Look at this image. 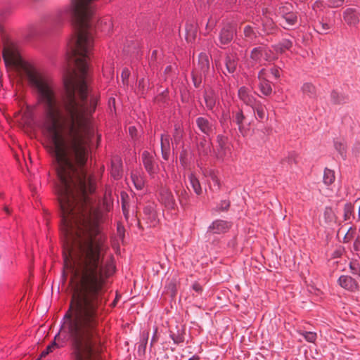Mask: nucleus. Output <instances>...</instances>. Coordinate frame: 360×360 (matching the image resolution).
<instances>
[{"label": "nucleus", "instance_id": "obj_5", "mask_svg": "<svg viewBox=\"0 0 360 360\" xmlns=\"http://www.w3.org/2000/svg\"><path fill=\"white\" fill-rule=\"evenodd\" d=\"M160 201L165 207L169 209L174 208L176 205L175 200L171 191L168 188L165 187L162 188L160 191Z\"/></svg>", "mask_w": 360, "mask_h": 360}, {"label": "nucleus", "instance_id": "obj_41", "mask_svg": "<svg viewBox=\"0 0 360 360\" xmlns=\"http://www.w3.org/2000/svg\"><path fill=\"white\" fill-rule=\"evenodd\" d=\"M198 77L197 76H195V75H193V82H194V84L197 87L200 84V79H198Z\"/></svg>", "mask_w": 360, "mask_h": 360}, {"label": "nucleus", "instance_id": "obj_22", "mask_svg": "<svg viewBox=\"0 0 360 360\" xmlns=\"http://www.w3.org/2000/svg\"><path fill=\"white\" fill-rule=\"evenodd\" d=\"M244 120H245V116L242 111L239 110L236 112L234 118H233V121L238 125V129L241 133L243 132V131L244 129V127H243Z\"/></svg>", "mask_w": 360, "mask_h": 360}, {"label": "nucleus", "instance_id": "obj_31", "mask_svg": "<svg viewBox=\"0 0 360 360\" xmlns=\"http://www.w3.org/2000/svg\"><path fill=\"white\" fill-rule=\"evenodd\" d=\"M301 335L309 342H314L317 338L316 333L314 332H302Z\"/></svg>", "mask_w": 360, "mask_h": 360}, {"label": "nucleus", "instance_id": "obj_17", "mask_svg": "<svg viewBox=\"0 0 360 360\" xmlns=\"http://www.w3.org/2000/svg\"><path fill=\"white\" fill-rule=\"evenodd\" d=\"M237 58L233 56H228L226 58L225 65L229 73H233L237 68Z\"/></svg>", "mask_w": 360, "mask_h": 360}, {"label": "nucleus", "instance_id": "obj_30", "mask_svg": "<svg viewBox=\"0 0 360 360\" xmlns=\"http://www.w3.org/2000/svg\"><path fill=\"white\" fill-rule=\"evenodd\" d=\"M335 148L339 152L342 157L346 156V146L344 142L336 141L335 143Z\"/></svg>", "mask_w": 360, "mask_h": 360}, {"label": "nucleus", "instance_id": "obj_12", "mask_svg": "<svg viewBox=\"0 0 360 360\" xmlns=\"http://www.w3.org/2000/svg\"><path fill=\"white\" fill-rule=\"evenodd\" d=\"M161 150L162 158L167 160L170 154V141L169 136L168 135L161 136Z\"/></svg>", "mask_w": 360, "mask_h": 360}, {"label": "nucleus", "instance_id": "obj_46", "mask_svg": "<svg viewBox=\"0 0 360 360\" xmlns=\"http://www.w3.org/2000/svg\"><path fill=\"white\" fill-rule=\"evenodd\" d=\"M4 211H5L7 214H10V210H9L8 207H4Z\"/></svg>", "mask_w": 360, "mask_h": 360}, {"label": "nucleus", "instance_id": "obj_9", "mask_svg": "<svg viewBox=\"0 0 360 360\" xmlns=\"http://www.w3.org/2000/svg\"><path fill=\"white\" fill-rule=\"evenodd\" d=\"M338 282L341 287L348 290L355 291L358 289V283L351 276H342L339 278Z\"/></svg>", "mask_w": 360, "mask_h": 360}, {"label": "nucleus", "instance_id": "obj_24", "mask_svg": "<svg viewBox=\"0 0 360 360\" xmlns=\"http://www.w3.org/2000/svg\"><path fill=\"white\" fill-rule=\"evenodd\" d=\"M335 172L334 171L326 169L323 174V182L326 185H330L335 181Z\"/></svg>", "mask_w": 360, "mask_h": 360}, {"label": "nucleus", "instance_id": "obj_7", "mask_svg": "<svg viewBox=\"0 0 360 360\" xmlns=\"http://www.w3.org/2000/svg\"><path fill=\"white\" fill-rule=\"evenodd\" d=\"M264 75L265 70H262L258 75L259 87L263 94L269 96L271 93L272 89L270 82L265 78Z\"/></svg>", "mask_w": 360, "mask_h": 360}, {"label": "nucleus", "instance_id": "obj_23", "mask_svg": "<svg viewBox=\"0 0 360 360\" xmlns=\"http://www.w3.org/2000/svg\"><path fill=\"white\" fill-rule=\"evenodd\" d=\"M354 207L350 203H347L344 207V220L351 221L354 218Z\"/></svg>", "mask_w": 360, "mask_h": 360}, {"label": "nucleus", "instance_id": "obj_45", "mask_svg": "<svg viewBox=\"0 0 360 360\" xmlns=\"http://www.w3.org/2000/svg\"><path fill=\"white\" fill-rule=\"evenodd\" d=\"M212 180H213V182L214 183V184L217 186V188H219V183H218V180L216 179V178H212Z\"/></svg>", "mask_w": 360, "mask_h": 360}, {"label": "nucleus", "instance_id": "obj_36", "mask_svg": "<svg viewBox=\"0 0 360 360\" xmlns=\"http://www.w3.org/2000/svg\"><path fill=\"white\" fill-rule=\"evenodd\" d=\"M330 1L333 7H339L344 4L345 0H330Z\"/></svg>", "mask_w": 360, "mask_h": 360}, {"label": "nucleus", "instance_id": "obj_47", "mask_svg": "<svg viewBox=\"0 0 360 360\" xmlns=\"http://www.w3.org/2000/svg\"><path fill=\"white\" fill-rule=\"evenodd\" d=\"M188 360H198V358L195 357V356H193V357L190 358Z\"/></svg>", "mask_w": 360, "mask_h": 360}, {"label": "nucleus", "instance_id": "obj_39", "mask_svg": "<svg viewBox=\"0 0 360 360\" xmlns=\"http://www.w3.org/2000/svg\"><path fill=\"white\" fill-rule=\"evenodd\" d=\"M192 288L197 292H200L202 291V288L198 283H194Z\"/></svg>", "mask_w": 360, "mask_h": 360}, {"label": "nucleus", "instance_id": "obj_42", "mask_svg": "<svg viewBox=\"0 0 360 360\" xmlns=\"http://www.w3.org/2000/svg\"><path fill=\"white\" fill-rule=\"evenodd\" d=\"M271 73H272V75H273L276 78H278V77H280V74H279V71H278V70H276V69L271 70Z\"/></svg>", "mask_w": 360, "mask_h": 360}, {"label": "nucleus", "instance_id": "obj_1", "mask_svg": "<svg viewBox=\"0 0 360 360\" xmlns=\"http://www.w3.org/2000/svg\"><path fill=\"white\" fill-rule=\"evenodd\" d=\"M60 212L64 267L70 274L72 297L59 333L40 358L63 347L66 338L73 360H99L98 319L115 266L106 257L108 248L99 230L97 210Z\"/></svg>", "mask_w": 360, "mask_h": 360}, {"label": "nucleus", "instance_id": "obj_28", "mask_svg": "<svg viewBox=\"0 0 360 360\" xmlns=\"http://www.w3.org/2000/svg\"><path fill=\"white\" fill-rule=\"evenodd\" d=\"M205 101L207 107L209 109H212L213 107L215 105V98H214V96L211 92L205 94Z\"/></svg>", "mask_w": 360, "mask_h": 360}, {"label": "nucleus", "instance_id": "obj_33", "mask_svg": "<svg viewBox=\"0 0 360 360\" xmlns=\"http://www.w3.org/2000/svg\"><path fill=\"white\" fill-rule=\"evenodd\" d=\"M354 233H355V229L350 227L349 229V230L347 231V232L345 235L344 242L347 243L349 240H351L354 238Z\"/></svg>", "mask_w": 360, "mask_h": 360}, {"label": "nucleus", "instance_id": "obj_26", "mask_svg": "<svg viewBox=\"0 0 360 360\" xmlns=\"http://www.w3.org/2000/svg\"><path fill=\"white\" fill-rule=\"evenodd\" d=\"M330 97H331L332 102L334 104L344 103L347 101L346 96H345L344 95H342L335 91H333L331 93Z\"/></svg>", "mask_w": 360, "mask_h": 360}, {"label": "nucleus", "instance_id": "obj_49", "mask_svg": "<svg viewBox=\"0 0 360 360\" xmlns=\"http://www.w3.org/2000/svg\"><path fill=\"white\" fill-rule=\"evenodd\" d=\"M323 28H324V29H326V27H327V25H326H326H323Z\"/></svg>", "mask_w": 360, "mask_h": 360}, {"label": "nucleus", "instance_id": "obj_38", "mask_svg": "<svg viewBox=\"0 0 360 360\" xmlns=\"http://www.w3.org/2000/svg\"><path fill=\"white\" fill-rule=\"evenodd\" d=\"M214 25H215V21L212 19H209V20L207 23V25H206L207 29H208L210 30H212V27L214 26Z\"/></svg>", "mask_w": 360, "mask_h": 360}, {"label": "nucleus", "instance_id": "obj_25", "mask_svg": "<svg viewBox=\"0 0 360 360\" xmlns=\"http://www.w3.org/2000/svg\"><path fill=\"white\" fill-rule=\"evenodd\" d=\"M131 179L137 189L141 190L143 188L144 186V181L138 172L131 174Z\"/></svg>", "mask_w": 360, "mask_h": 360}, {"label": "nucleus", "instance_id": "obj_6", "mask_svg": "<svg viewBox=\"0 0 360 360\" xmlns=\"http://www.w3.org/2000/svg\"><path fill=\"white\" fill-rule=\"evenodd\" d=\"M343 19L350 26H355L359 22V14L352 8H347L343 12Z\"/></svg>", "mask_w": 360, "mask_h": 360}, {"label": "nucleus", "instance_id": "obj_14", "mask_svg": "<svg viewBox=\"0 0 360 360\" xmlns=\"http://www.w3.org/2000/svg\"><path fill=\"white\" fill-rule=\"evenodd\" d=\"M198 67L204 74L207 72L210 68L209 57L207 54L201 53L198 56Z\"/></svg>", "mask_w": 360, "mask_h": 360}, {"label": "nucleus", "instance_id": "obj_18", "mask_svg": "<svg viewBox=\"0 0 360 360\" xmlns=\"http://www.w3.org/2000/svg\"><path fill=\"white\" fill-rule=\"evenodd\" d=\"M335 216L333 210L330 207H326L323 214L322 220L326 225H330L335 221Z\"/></svg>", "mask_w": 360, "mask_h": 360}, {"label": "nucleus", "instance_id": "obj_50", "mask_svg": "<svg viewBox=\"0 0 360 360\" xmlns=\"http://www.w3.org/2000/svg\"><path fill=\"white\" fill-rule=\"evenodd\" d=\"M155 53H156V51H153V56L155 55Z\"/></svg>", "mask_w": 360, "mask_h": 360}, {"label": "nucleus", "instance_id": "obj_19", "mask_svg": "<svg viewBox=\"0 0 360 360\" xmlns=\"http://www.w3.org/2000/svg\"><path fill=\"white\" fill-rule=\"evenodd\" d=\"M292 46V42L289 39H283L281 43L274 46V50L277 53H283L285 50L290 49Z\"/></svg>", "mask_w": 360, "mask_h": 360}, {"label": "nucleus", "instance_id": "obj_43", "mask_svg": "<svg viewBox=\"0 0 360 360\" xmlns=\"http://www.w3.org/2000/svg\"><path fill=\"white\" fill-rule=\"evenodd\" d=\"M136 131V129L134 127H130L129 128V134H131V136H134V135L135 134V132Z\"/></svg>", "mask_w": 360, "mask_h": 360}, {"label": "nucleus", "instance_id": "obj_34", "mask_svg": "<svg viewBox=\"0 0 360 360\" xmlns=\"http://www.w3.org/2000/svg\"><path fill=\"white\" fill-rule=\"evenodd\" d=\"M129 75H130L129 70L127 68L123 69V70L122 72L121 77H122L124 84H127V81L129 77Z\"/></svg>", "mask_w": 360, "mask_h": 360}, {"label": "nucleus", "instance_id": "obj_37", "mask_svg": "<svg viewBox=\"0 0 360 360\" xmlns=\"http://www.w3.org/2000/svg\"><path fill=\"white\" fill-rule=\"evenodd\" d=\"M144 213L146 214L150 215L151 217H153L155 215L153 208L151 207H146L144 208Z\"/></svg>", "mask_w": 360, "mask_h": 360}, {"label": "nucleus", "instance_id": "obj_35", "mask_svg": "<svg viewBox=\"0 0 360 360\" xmlns=\"http://www.w3.org/2000/svg\"><path fill=\"white\" fill-rule=\"evenodd\" d=\"M230 205V203L229 201L223 200L221 202L220 205L217 207V210L219 211H224L226 210Z\"/></svg>", "mask_w": 360, "mask_h": 360}, {"label": "nucleus", "instance_id": "obj_10", "mask_svg": "<svg viewBox=\"0 0 360 360\" xmlns=\"http://www.w3.org/2000/svg\"><path fill=\"white\" fill-rule=\"evenodd\" d=\"M142 162L146 171L153 175L155 172L153 157L148 151L142 153Z\"/></svg>", "mask_w": 360, "mask_h": 360}, {"label": "nucleus", "instance_id": "obj_2", "mask_svg": "<svg viewBox=\"0 0 360 360\" xmlns=\"http://www.w3.org/2000/svg\"><path fill=\"white\" fill-rule=\"evenodd\" d=\"M250 59L254 63L262 64L265 61L274 60V56L272 51L266 46H259L251 51Z\"/></svg>", "mask_w": 360, "mask_h": 360}, {"label": "nucleus", "instance_id": "obj_11", "mask_svg": "<svg viewBox=\"0 0 360 360\" xmlns=\"http://www.w3.org/2000/svg\"><path fill=\"white\" fill-rule=\"evenodd\" d=\"M283 11H281L284 22H282V25L284 28L288 29V27L294 25L297 22V15L292 12L285 13L284 10H288L287 7H283Z\"/></svg>", "mask_w": 360, "mask_h": 360}, {"label": "nucleus", "instance_id": "obj_51", "mask_svg": "<svg viewBox=\"0 0 360 360\" xmlns=\"http://www.w3.org/2000/svg\"><path fill=\"white\" fill-rule=\"evenodd\" d=\"M359 217H360V205H359Z\"/></svg>", "mask_w": 360, "mask_h": 360}, {"label": "nucleus", "instance_id": "obj_44", "mask_svg": "<svg viewBox=\"0 0 360 360\" xmlns=\"http://www.w3.org/2000/svg\"><path fill=\"white\" fill-rule=\"evenodd\" d=\"M139 87L140 89H143V88H144V79H142L141 80H140L139 82Z\"/></svg>", "mask_w": 360, "mask_h": 360}, {"label": "nucleus", "instance_id": "obj_8", "mask_svg": "<svg viewBox=\"0 0 360 360\" xmlns=\"http://www.w3.org/2000/svg\"><path fill=\"white\" fill-rule=\"evenodd\" d=\"M235 32V27L231 25H226L221 31L219 35L220 42L222 44H226L229 43L233 37Z\"/></svg>", "mask_w": 360, "mask_h": 360}, {"label": "nucleus", "instance_id": "obj_13", "mask_svg": "<svg viewBox=\"0 0 360 360\" xmlns=\"http://www.w3.org/2000/svg\"><path fill=\"white\" fill-rule=\"evenodd\" d=\"M262 12H263L264 17L262 19V20L264 30L268 34L271 33L273 32V30H274V27H275L274 22H273V20L271 19H270L267 17L266 14L269 13V11L267 8H264L262 10Z\"/></svg>", "mask_w": 360, "mask_h": 360}, {"label": "nucleus", "instance_id": "obj_21", "mask_svg": "<svg viewBox=\"0 0 360 360\" xmlns=\"http://www.w3.org/2000/svg\"><path fill=\"white\" fill-rule=\"evenodd\" d=\"M189 181L195 193L197 195H200L202 193V188L198 179L193 174H191L189 176Z\"/></svg>", "mask_w": 360, "mask_h": 360}, {"label": "nucleus", "instance_id": "obj_3", "mask_svg": "<svg viewBox=\"0 0 360 360\" xmlns=\"http://www.w3.org/2000/svg\"><path fill=\"white\" fill-rule=\"evenodd\" d=\"M231 228L229 222L223 220H216L208 227V233L220 234L226 233Z\"/></svg>", "mask_w": 360, "mask_h": 360}, {"label": "nucleus", "instance_id": "obj_4", "mask_svg": "<svg viewBox=\"0 0 360 360\" xmlns=\"http://www.w3.org/2000/svg\"><path fill=\"white\" fill-rule=\"evenodd\" d=\"M196 124L199 130L207 136H210L214 132V126L213 122L205 117H198Z\"/></svg>", "mask_w": 360, "mask_h": 360}, {"label": "nucleus", "instance_id": "obj_29", "mask_svg": "<svg viewBox=\"0 0 360 360\" xmlns=\"http://www.w3.org/2000/svg\"><path fill=\"white\" fill-rule=\"evenodd\" d=\"M252 108L260 120H263L265 117V109L261 104H257L255 106L252 107Z\"/></svg>", "mask_w": 360, "mask_h": 360}, {"label": "nucleus", "instance_id": "obj_20", "mask_svg": "<svg viewBox=\"0 0 360 360\" xmlns=\"http://www.w3.org/2000/svg\"><path fill=\"white\" fill-rule=\"evenodd\" d=\"M302 91L304 94L311 98L316 95V88L311 83H304L302 86Z\"/></svg>", "mask_w": 360, "mask_h": 360}, {"label": "nucleus", "instance_id": "obj_32", "mask_svg": "<svg viewBox=\"0 0 360 360\" xmlns=\"http://www.w3.org/2000/svg\"><path fill=\"white\" fill-rule=\"evenodd\" d=\"M243 33L245 37L249 38L250 39H252L256 36L252 27L250 25H247L244 27Z\"/></svg>", "mask_w": 360, "mask_h": 360}, {"label": "nucleus", "instance_id": "obj_15", "mask_svg": "<svg viewBox=\"0 0 360 360\" xmlns=\"http://www.w3.org/2000/svg\"><path fill=\"white\" fill-rule=\"evenodd\" d=\"M122 174V162L119 158H115L112 161L111 175L115 179H119Z\"/></svg>", "mask_w": 360, "mask_h": 360}, {"label": "nucleus", "instance_id": "obj_48", "mask_svg": "<svg viewBox=\"0 0 360 360\" xmlns=\"http://www.w3.org/2000/svg\"><path fill=\"white\" fill-rule=\"evenodd\" d=\"M147 340H148V336L146 337V342L144 343V347L146 346V345L147 344Z\"/></svg>", "mask_w": 360, "mask_h": 360}, {"label": "nucleus", "instance_id": "obj_16", "mask_svg": "<svg viewBox=\"0 0 360 360\" xmlns=\"http://www.w3.org/2000/svg\"><path fill=\"white\" fill-rule=\"evenodd\" d=\"M239 98L247 105L252 106L255 103V98L249 95L248 90L245 87H241L238 90Z\"/></svg>", "mask_w": 360, "mask_h": 360}, {"label": "nucleus", "instance_id": "obj_40", "mask_svg": "<svg viewBox=\"0 0 360 360\" xmlns=\"http://www.w3.org/2000/svg\"><path fill=\"white\" fill-rule=\"evenodd\" d=\"M217 139H218V142H219L220 146L222 148L223 145L225 143V138L222 136H219Z\"/></svg>", "mask_w": 360, "mask_h": 360}, {"label": "nucleus", "instance_id": "obj_27", "mask_svg": "<svg viewBox=\"0 0 360 360\" xmlns=\"http://www.w3.org/2000/svg\"><path fill=\"white\" fill-rule=\"evenodd\" d=\"M198 148L200 153L205 155L207 154L208 152L210 150V143L207 140H204L203 141L200 143Z\"/></svg>", "mask_w": 360, "mask_h": 360}]
</instances>
